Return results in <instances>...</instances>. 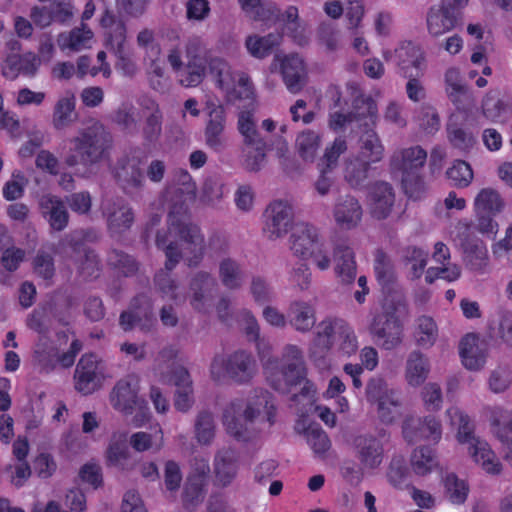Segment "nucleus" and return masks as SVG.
<instances>
[{"mask_svg":"<svg viewBox=\"0 0 512 512\" xmlns=\"http://www.w3.org/2000/svg\"><path fill=\"white\" fill-rule=\"evenodd\" d=\"M241 325L246 334L256 341V349L263 366L267 381L280 392H288L291 387L303 382L301 393L296 395V400H306L310 404V410L317 413L318 417L329 427L337 423L335 413L323 405H314L313 399L316 393L314 384L304 379V365L300 349L295 345H287L284 348L281 364L270 356L271 345L263 338H259V325L255 317L248 311L241 314Z\"/></svg>","mask_w":512,"mask_h":512,"instance_id":"nucleus-1","label":"nucleus"},{"mask_svg":"<svg viewBox=\"0 0 512 512\" xmlns=\"http://www.w3.org/2000/svg\"><path fill=\"white\" fill-rule=\"evenodd\" d=\"M179 181L181 187L168 192L171 196L168 233L165 236L158 234L156 239L157 246L165 250L168 270L175 267L180 257L193 266L203 255V237L186 216L188 204L195 199L196 186L186 171L181 172Z\"/></svg>","mask_w":512,"mask_h":512,"instance_id":"nucleus-2","label":"nucleus"},{"mask_svg":"<svg viewBox=\"0 0 512 512\" xmlns=\"http://www.w3.org/2000/svg\"><path fill=\"white\" fill-rule=\"evenodd\" d=\"M186 68L180 75V83L185 87L199 85L209 66L211 79L228 103L238 100H253L254 87L249 77L241 71L234 70L231 65L219 57L207 58L205 41L198 36L190 37L185 44Z\"/></svg>","mask_w":512,"mask_h":512,"instance_id":"nucleus-3","label":"nucleus"},{"mask_svg":"<svg viewBox=\"0 0 512 512\" xmlns=\"http://www.w3.org/2000/svg\"><path fill=\"white\" fill-rule=\"evenodd\" d=\"M275 406L271 396L262 389L254 390L246 400L234 399L224 409L223 425L237 439L249 438L258 423L273 422Z\"/></svg>","mask_w":512,"mask_h":512,"instance_id":"nucleus-4","label":"nucleus"},{"mask_svg":"<svg viewBox=\"0 0 512 512\" xmlns=\"http://www.w3.org/2000/svg\"><path fill=\"white\" fill-rule=\"evenodd\" d=\"M69 151L64 156L67 167L74 169L80 178H90L98 173V165L105 158L106 137L99 125L78 131L69 139Z\"/></svg>","mask_w":512,"mask_h":512,"instance_id":"nucleus-5","label":"nucleus"},{"mask_svg":"<svg viewBox=\"0 0 512 512\" xmlns=\"http://www.w3.org/2000/svg\"><path fill=\"white\" fill-rule=\"evenodd\" d=\"M450 425L456 429L458 444L466 447L472 462L489 475H499L503 465L490 444L475 434L474 425L469 417L457 406L446 410Z\"/></svg>","mask_w":512,"mask_h":512,"instance_id":"nucleus-6","label":"nucleus"},{"mask_svg":"<svg viewBox=\"0 0 512 512\" xmlns=\"http://www.w3.org/2000/svg\"><path fill=\"white\" fill-rule=\"evenodd\" d=\"M407 307L403 294L389 290L381 301L380 311L375 312L369 325L370 333L385 349H393L403 339V319Z\"/></svg>","mask_w":512,"mask_h":512,"instance_id":"nucleus-7","label":"nucleus"},{"mask_svg":"<svg viewBox=\"0 0 512 512\" xmlns=\"http://www.w3.org/2000/svg\"><path fill=\"white\" fill-rule=\"evenodd\" d=\"M100 26L104 29V45L115 57V68L124 76H134L139 66L127 41L125 23L106 10L100 18Z\"/></svg>","mask_w":512,"mask_h":512,"instance_id":"nucleus-8","label":"nucleus"},{"mask_svg":"<svg viewBox=\"0 0 512 512\" xmlns=\"http://www.w3.org/2000/svg\"><path fill=\"white\" fill-rule=\"evenodd\" d=\"M290 249L303 259H310L320 271L331 267L332 258L328 243L318 228L308 223L294 225L290 236Z\"/></svg>","mask_w":512,"mask_h":512,"instance_id":"nucleus-9","label":"nucleus"},{"mask_svg":"<svg viewBox=\"0 0 512 512\" xmlns=\"http://www.w3.org/2000/svg\"><path fill=\"white\" fill-rule=\"evenodd\" d=\"M384 152V146L375 131L369 130L362 135L359 154L344 162L343 174L348 184L355 188L362 186L369 177L371 164L380 162Z\"/></svg>","mask_w":512,"mask_h":512,"instance_id":"nucleus-10","label":"nucleus"},{"mask_svg":"<svg viewBox=\"0 0 512 512\" xmlns=\"http://www.w3.org/2000/svg\"><path fill=\"white\" fill-rule=\"evenodd\" d=\"M257 373V365L250 353L236 351L229 356L217 355L210 365L211 378L219 383L228 379L236 383H248Z\"/></svg>","mask_w":512,"mask_h":512,"instance_id":"nucleus-11","label":"nucleus"},{"mask_svg":"<svg viewBox=\"0 0 512 512\" xmlns=\"http://www.w3.org/2000/svg\"><path fill=\"white\" fill-rule=\"evenodd\" d=\"M427 159L426 151L420 146L402 148L392 155L390 166L393 173L401 174L405 193L411 198H417L418 188L422 185L419 170Z\"/></svg>","mask_w":512,"mask_h":512,"instance_id":"nucleus-12","label":"nucleus"},{"mask_svg":"<svg viewBox=\"0 0 512 512\" xmlns=\"http://www.w3.org/2000/svg\"><path fill=\"white\" fill-rule=\"evenodd\" d=\"M470 222L459 220L450 231V238L458 247L467 266L474 271L484 272L489 263L487 246L481 239L471 235Z\"/></svg>","mask_w":512,"mask_h":512,"instance_id":"nucleus-13","label":"nucleus"},{"mask_svg":"<svg viewBox=\"0 0 512 512\" xmlns=\"http://www.w3.org/2000/svg\"><path fill=\"white\" fill-rule=\"evenodd\" d=\"M111 378L105 363L93 354L83 355L74 373V387L89 395L99 390L107 379Z\"/></svg>","mask_w":512,"mask_h":512,"instance_id":"nucleus-14","label":"nucleus"},{"mask_svg":"<svg viewBox=\"0 0 512 512\" xmlns=\"http://www.w3.org/2000/svg\"><path fill=\"white\" fill-rule=\"evenodd\" d=\"M271 71H278L290 93H299L307 82L308 70L304 58L297 53L276 54Z\"/></svg>","mask_w":512,"mask_h":512,"instance_id":"nucleus-15","label":"nucleus"},{"mask_svg":"<svg viewBox=\"0 0 512 512\" xmlns=\"http://www.w3.org/2000/svg\"><path fill=\"white\" fill-rule=\"evenodd\" d=\"M293 207L288 201L277 200L265 210L263 233L270 240H276L293 230Z\"/></svg>","mask_w":512,"mask_h":512,"instance_id":"nucleus-16","label":"nucleus"},{"mask_svg":"<svg viewBox=\"0 0 512 512\" xmlns=\"http://www.w3.org/2000/svg\"><path fill=\"white\" fill-rule=\"evenodd\" d=\"M367 399L377 404L378 415L383 422H392L399 414V399L386 382L379 377L372 378L366 387Z\"/></svg>","mask_w":512,"mask_h":512,"instance_id":"nucleus-17","label":"nucleus"},{"mask_svg":"<svg viewBox=\"0 0 512 512\" xmlns=\"http://www.w3.org/2000/svg\"><path fill=\"white\" fill-rule=\"evenodd\" d=\"M207 120L204 130V140L207 147L221 152L227 146V139L224 134L226 126V113L224 107L213 99H207L205 102Z\"/></svg>","mask_w":512,"mask_h":512,"instance_id":"nucleus-18","label":"nucleus"},{"mask_svg":"<svg viewBox=\"0 0 512 512\" xmlns=\"http://www.w3.org/2000/svg\"><path fill=\"white\" fill-rule=\"evenodd\" d=\"M140 378L129 374L121 378L113 387L109 401L111 406L124 416L134 413V407L139 403Z\"/></svg>","mask_w":512,"mask_h":512,"instance_id":"nucleus-19","label":"nucleus"},{"mask_svg":"<svg viewBox=\"0 0 512 512\" xmlns=\"http://www.w3.org/2000/svg\"><path fill=\"white\" fill-rule=\"evenodd\" d=\"M404 439L409 443L432 441L438 443L442 436V427L439 420L433 416L424 418H407L402 427Z\"/></svg>","mask_w":512,"mask_h":512,"instance_id":"nucleus-20","label":"nucleus"},{"mask_svg":"<svg viewBox=\"0 0 512 512\" xmlns=\"http://www.w3.org/2000/svg\"><path fill=\"white\" fill-rule=\"evenodd\" d=\"M0 68L2 76L8 80H15L20 75L34 78L40 70V58L33 51L11 54L4 59Z\"/></svg>","mask_w":512,"mask_h":512,"instance_id":"nucleus-21","label":"nucleus"},{"mask_svg":"<svg viewBox=\"0 0 512 512\" xmlns=\"http://www.w3.org/2000/svg\"><path fill=\"white\" fill-rule=\"evenodd\" d=\"M210 472L208 459L195 457L191 462V470L184 488V503L195 505L204 497V487Z\"/></svg>","mask_w":512,"mask_h":512,"instance_id":"nucleus-22","label":"nucleus"},{"mask_svg":"<svg viewBox=\"0 0 512 512\" xmlns=\"http://www.w3.org/2000/svg\"><path fill=\"white\" fill-rule=\"evenodd\" d=\"M81 348V343L75 340L71 343L70 350L59 356L57 348L41 338L35 348V359L38 365L47 371L54 368L56 363H60L63 367H70Z\"/></svg>","mask_w":512,"mask_h":512,"instance_id":"nucleus-23","label":"nucleus"},{"mask_svg":"<svg viewBox=\"0 0 512 512\" xmlns=\"http://www.w3.org/2000/svg\"><path fill=\"white\" fill-rule=\"evenodd\" d=\"M57 45L62 52L77 53L92 49L96 43L94 31L85 23L64 31L57 36Z\"/></svg>","mask_w":512,"mask_h":512,"instance_id":"nucleus-24","label":"nucleus"},{"mask_svg":"<svg viewBox=\"0 0 512 512\" xmlns=\"http://www.w3.org/2000/svg\"><path fill=\"white\" fill-rule=\"evenodd\" d=\"M487 342L477 334H467L459 345V353L463 365L469 370H479L486 362Z\"/></svg>","mask_w":512,"mask_h":512,"instance_id":"nucleus-25","label":"nucleus"},{"mask_svg":"<svg viewBox=\"0 0 512 512\" xmlns=\"http://www.w3.org/2000/svg\"><path fill=\"white\" fill-rule=\"evenodd\" d=\"M382 57L387 63L396 65L400 71H404L409 64L420 68L425 61L424 54L411 41L401 42L395 49H383Z\"/></svg>","mask_w":512,"mask_h":512,"instance_id":"nucleus-26","label":"nucleus"},{"mask_svg":"<svg viewBox=\"0 0 512 512\" xmlns=\"http://www.w3.org/2000/svg\"><path fill=\"white\" fill-rule=\"evenodd\" d=\"M367 204L371 215L377 219L387 218L395 204V192L387 182H378L368 194Z\"/></svg>","mask_w":512,"mask_h":512,"instance_id":"nucleus-27","label":"nucleus"},{"mask_svg":"<svg viewBox=\"0 0 512 512\" xmlns=\"http://www.w3.org/2000/svg\"><path fill=\"white\" fill-rule=\"evenodd\" d=\"M363 209L355 197L340 198L333 207V219L336 225L343 230L356 228L362 220Z\"/></svg>","mask_w":512,"mask_h":512,"instance_id":"nucleus-28","label":"nucleus"},{"mask_svg":"<svg viewBox=\"0 0 512 512\" xmlns=\"http://www.w3.org/2000/svg\"><path fill=\"white\" fill-rule=\"evenodd\" d=\"M511 97L499 90H490L481 102L482 116L493 123H503L511 108Z\"/></svg>","mask_w":512,"mask_h":512,"instance_id":"nucleus-29","label":"nucleus"},{"mask_svg":"<svg viewBox=\"0 0 512 512\" xmlns=\"http://www.w3.org/2000/svg\"><path fill=\"white\" fill-rule=\"evenodd\" d=\"M361 112L352 116L342 112H331L329 117V127L334 131H340L347 127L352 121L361 122L365 126L375 125L377 119V105L374 100L368 98L362 101V106L359 108Z\"/></svg>","mask_w":512,"mask_h":512,"instance_id":"nucleus-30","label":"nucleus"},{"mask_svg":"<svg viewBox=\"0 0 512 512\" xmlns=\"http://www.w3.org/2000/svg\"><path fill=\"white\" fill-rule=\"evenodd\" d=\"M354 447L362 469H376L381 465L384 450L378 439L361 435L355 438Z\"/></svg>","mask_w":512,"mask_h":512,"instance_id":"nucleus-31","label":"nucleus"},{"mask_svg":"<svg viewBox=\"0 0 512 512\" xmlns=\"http://www.w3.org/2000/svg\"><path fill=\"white\" fill-rule=\"evenodd\" d=\"M77 118L75 94L72 90H65L53 106L52 126L56 130H64L76 122Z\"/></svg>","mask_w":512,"mask_h":512,"instance_id":"nucleus-32","label":"nucleus"},{"mask_svg":"<svg viewBox=\"0 0 512 512\" xmlns=\"http://www.w3.org/2000/svg\"><path fill=\"white\" fill-rule=\"evenodd\" d=\"M334 273L341 283L350 284L357 273L353 249L347 243H339L333 249Z\"/></svg>","mask_w":512,"mask_h":512,"instance_id":"nucleus-33","label":"nucleus"},{"mask_svg":"<svg viewBox=\"0 0 512 512\" xmlns=\"http://www.w3.org/2000/svg\"><path fill=\"white\" fill-rule=\"evenodd\" d=\"M39 207L52 230L61 231L67 226L68 212L60 198L45 194L39 200Z\"/></svg>","mask_w":512,"mask_h":512,"instance_id":"nucleus-34","label":"nucleus"},{"mask_svg":"<svg viewBox=\"0 0 512 512\" xmlns=\"http://www.w3.org/2000/svg\"><path fill=\"white\" fill-rule=\"evenodd\" d=\"M170 381L176 386L175 408L181 412L188 411L194 402L192 381L188 371L183 367L174 368Z\"/></svg>","mask_w":512,"mask_h":512,"instance_id":"nucleus-35","label":"nucleus"},{"mask_svg":"<svg viewBox=\"0 0 512 512\" xmlns=\"http://www.w3.org/2000/svg\"><path fill=\"white\" fill-rule=\"evenodd\" d=\"M214 279L207 273H198L191 283V305L199 311H207L211 304Z\"/></svg>","mask_w":512,"mask_h":512,"instance_id":"nucleus-36","label":"nucleus"},{"mask_svg":"<svg viewBox=\"0 0 512 512\" xmlns=\"http://www.w3.org/2000/svg\"><path fill=\"white\" fill-rule=\"evenodd\" d=\"M152 318L153 314L150 303L145 297H141L135 300L131 310L121 314L120 324L125 330L135 326L145 329L151 323Z\"/></svg>","mask_w":512,"mask_h":512,"instance_id":"nucleus-37","label":"nucleus"},{"mask_svg":"<svg viewBox=\"0 0 512 512\" xmlns=\"http://www.w3.org/2000/svg\"><path fill=\"white\" fill-rule=\"evenodd\" d=\"M295 429L305 436L307 444L316 455L321 456L329 450L330 440L318 424H307L306 419H300L296 422Z\"/></svg>","mask_w":512,"mask_h":512,"instance_id":"nucleus-38","label":"nucleus"},{"mask_svg":"<svg viewBox=\"0 0 512 512\" xmlns=\"http://www.w3.org/2000/svg\"><path fill=\"white\" fill-rule=\"evenodd\" d=\"M130 452L124 435L114 434L105 452L106 465L121 471L130 468Z\"/></svg>","mask_w":512,"mask_h":512,"instance_id":"nucleus-39","label":"nucleus"},{"mask_svg":"<svg viewBox=\"0 0 512 512\" xmlns=\"http://www.w3.org/2000/svg\"><path fill=\"white\" fill-rule=\"evenodd\" d=\"M426 26L429 35L438 38L455 28L456 18L446 8H431L427 14Z\"/></svg>","mask_w":512,"mask_h":512,"instance_id":"nucleus-40","label":"nucleus"},{"mask_svg":"<svg viewBox=\"0 0 512 512\" xmlns=\"http://www.w3.org/2000/svg\"><path fill=\"white\" fill-rule=\"evenodd\" d=\"M429 372V358L420 352H412L406 362L405 379L407 383L410 386L418 387L425 382Z\"/></svg>","mask_w":512,"mask_h":512,"instance_id":"nucleus-41","label":"nucleus"},{"mask_svg":"<svg viewBox=\"0 0 512 512\" xmlns=\"http://www.w3.org/2000/svg\"><path fill=\"white\" fill-rule=\"evenodd\" d=\"M242 10L252 19L266 23L275 22L280 12L275 3L268 0H238Z\"/></svg>","mask_w":512,"mask_h":512,"instance_id":"nucleus-42","label":"nucleus"},{"mask_svg":"<svg viewBox=\"0 0 512 512\" xmlns=\"http://www.w3.org/2000/svg\"><path fill=\"white\" fill-rule=\"evenodd\" d=\"M444 89L451 102L460 109L462 98L468 93V87L459 67L450 66L445 70Z\"/></svg>","mask_w":512,"mask_h":512,"instance_id":"nucleus-43","label":"nucleus"},{"mask_svg":"<svg viewBox=\"0 0 512 512\" xmlns=\"http://www.w3.org/2000/svg\"><path fill=\"white\" fill-rule=\"evenodd\" d=\"M214 474L216 482L221 486L229 485L237 474V458L233 451H219L215 456Z\"/></svg>","mask_w":512,"mask_h":512,"instance_id":"nucleus-44","label":"nucleus"},{"mask_svg":"<svg viewBox=\"0 0 512 512\" xmlns=\"http://www.w3.org/2000/svg\"><path fill=\"white\" fill-rule=\"evenodd\" d=\"M109 229L112 232H121L129 228L133 222V213L123 201L107 202L104 204Z\"/></svg>","mask_w":512,"mask_h":512,"instance_id":"nucleus-45","label":"nucleus"},{"mask_svg":"<svg viewBox=\"0 0 512 512\" xmlns=\"http://www.w3.org/2000/svg\"><path fill=\"white\" fill-rule=\"evenodd\" d=\"M282 35L280 33H270L265 36L252 34L247 36L245 47L248 53L257 59H263L270 55L274 47L280 45Z\"/></svg>","mask_w":512,"mask_h":512,"instance_id":"nucleus-46","label":"nucleus"},{"mask_svg":"<svg viewBox=\"0 0 512 512\" xmlns=\"http://www.w3.org/2000/svg\"><path fill=\"white\" fill-rule=\"evenodd\" d=\"M505 207V201L499 191L491 188H482L474 198V213L499 214Z\"/></svg>","mask_w":512,"mask_h":512,"instance_id":"nucleus-47","label":"nucleus"},{"mask_svg":"<svg viewBox=\"0 0 512 512\" xmlns=\"http://www.w3.org/2000/svg\"><path fill=\"white\" fill-rule=\"evenodd\" d=\"M315 310L305 301H294L289 307V322L298 331H309L315 324Z\"/></svg>","mask_w":512,"mask_h":512,"instance_id":"nucleus-48","label":"nucleus"},{"mask_svg":"<svg viewBox=\"0 0 512 512\" xmlns=\"http://www.w3.org/2000/svg\"><path fill=\"white\" fill-rule=\"evenodd\" d=\"M321 135L313 130L300 132L295 139V150L298 156L306 161L313 162L321 146Z\"/></svg>","mask_w":512,"mask_h":512,"instance_id":"nucleus-49","label":"nucleus"},{"mask_svg":"<svg viewBox=\"0 0 512 512\" xmlns=\"http://www.w3.org/2000/svg\"><path fill=\"white\" fill-rule=\"evenodd\" d=\"M350 326L342 319H325L317 327L318 341L326 348L335 345Z\"/></svg>","mask_w":512,"mask_h":512,"instance_id":"nucleus-50","label":"nucleus"},{"mask_svg":"<svg viewBox=\"0 0 512 512\" xmlns=\"http://www.w3.org/2000/svg\"><path fill=\"white\" fill-rule=\"evenodd\" d=\"M410 465L416 475L425 476L438 467V460L431 448L423 446L412 452Z\"/></svg>","mask_w":512,"mask_h":512,"instance_id":"nucleus-51","label":"nucleus"},{"mask_svg":"<svg viewBox=\"0 0 512 512\" xmlns=\"http://www.w3.org/2000/svg\"><path fill=\"white\" fill-rule=\"evenodd\" d=\"M150 87L158 93L165 94L171 88V80L164 69L163 58L144 62Z\"/></svg>","mask_w":512,"mask_h":512,"instance_id":"nucleus-52","label":"nucleus"},{"mask_svg":"<svg viewBox=\"0 0 512 512\" xmlns=\"http://www.w3.org/2000/svg\"><path fill=\"white\" fill-rule=\"evenodd\" d=\"M438 338V327L430 316H420L416 319L414 339L423 348L432 347Z\"/></svg>","mask_w":512,"mask_h":512,"instance_id":"nucleus-53","label":"nucleus"},{"mask_svg":"<svg viewBox=\"0 0 512 512\" xmlns=\"http://www.w3.org/2000/svg\"><path fill=\"white\" fill-rule=\"evenodd\" d=\"M131 447L137 452L148 450L159 451L164 445V435L161 428L153 433L139 431L133 433L129 438Z\"/></svg>","mask_w":512,"mask_h":512,"instance_id":"nucleus-54","label":"nucleus"},{"mask_svg":"<svg viewBox=\"0 0 512 512\" xmlns=\"http://www.w3.org/2000/svg\"><path fill=\"white\" fill-rule=\"evenodd\" d=\"M444 494L452 504H462L467 499L469 487L465 480L454 473H446L442 477Z\"/></svg>","mask_w":512,"mask_h":512,"instance_id":"nucleus-55","label":"nucleus"},{"mask_svg":"<svg viewBox=\"0 0 512 512\" xmlns=\"http://www.w3.org/2000/svg\"><path fill=\"white\" fill-rule=\"evenodd\" d=\"M237 129L243 137L244 144L251 146L262 140L256 127L253 110H242L238 114Z\"/></svg>","mask_w":512,"mask_h":512,"instance_id":"nucleus-56","label":"nucleus"},{"mask_svg":"<svg viewBox=\"0 0 512 512\" xmlns=\"http://www.w3.org/2000/svg\"><path fill=\"white\" fill-rule=\"evenodd\" d=\"M485 416L490 422L496 437L504 442L506 439L507 426L510 422V412L502 406H488L485 408Z\"/></svg>","mask_w":512,"mask_h":512,"instance_id":"nucleus-57","label":"nucleus"},{"mask_svg":"<svg viewBox=\"0 0 512 512\" xmlns=\"http://www.w3.org/2000/svg\"><path fill=\"white\" fill-rule=\"evenodd\" d=\"M27 184L28 179L24 172L19 169L13 170L10 179L5 182L2 188L4 199L7 201L20 199L24 195Z\"/></svg>","mask_w":512,"mask_h":512,"instance_id":"nucleus-58","label":"nucleus"},{"mask_svg":"<svg viewBox=\"0 0 512 512\" xmlns=\"http://www.w3.org/2000/svg\"><path fill=\"white\" fill-rule=\"evenodd\" d=\"M219 275L223 285L229 289H236L243 282V274L239 265L230 258L220 262Z\"/></svg>","mask_w":512,"mask_h":512,"instance_id":"nucleus-59","label":"nucleus"},{"mask_svg":"<svg viewBox=\"0 0 512 512\" xmlns=\"http://www.w3.org/2000/svg\"><path fill=\"white\" fill-rule=\"evenodd\" d=\"M137 45L143 49V62H149L163 58L160 45L156 42L155 35L152 30H141L137 34Z\"/></svg>","mask_w":512,"mask_h":512,"instance_id":"nucleus-60","label":"nucleus"},{"mask_svg":"<svg viewBox=\"0 0 512 512\" xmlns=\"http://www.w3.org/2000/svg\"><path fill=\"white\" fill-rule=\"evenodd\" d=\"M139 164V160L135 157L128 159L125 163H122L116 172L118 179L127 185L134 187L140 186L144 177Z\"/></svg>","mask_w":512,"mask_h":512,"instance_id":"nucleus-61","label":"nucleus"},{"mask_svg":"<svg viewBox=\"0 0 512 512\" xmlns=\"http://www.w3.org/2000/svg\"><path fill=\"white\" fill-rule=\"evenodd\" d=\"M447 132L450 143L460 150L467 151L472 148L475 143L474 135L459 127L457 123L454 122L453 118H451L448 123Z\"/></svg>","mask_w":512,"mask_h":512,"instance_id":"nucleus-62","label":"nucleus"},{"mask_svg":"<svg viewBox=\"0 0 512 512\" xmlns=\"http://www.w3.org/2000/svg\"><path fill=\"white\" fill-rule=\"evenodd\" d=\"M447 177L453 182V185L459 188H465L473 180V171L470 165L462 160H456L448 168Z\"/></svg>","mask_w":512,"mask_h":512,"instance_id":"nucleus-63","label":"nucleus"},{"mask_svg":"<svg viewBox=\"0 0 512 512\" xmlns=\"http://www.w3.org/2000/svg\"><path fill=\"white\" fill-rule=\"evenodd\" d=\"M215 435L213 416L210 413H201L195 424V437L201 445L211 443Z\"/></svg>","mask_w":512,"mask_h":512,"instance_id":"nucleus-64","label":"nucleus"}]
</instances>
